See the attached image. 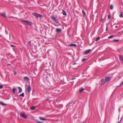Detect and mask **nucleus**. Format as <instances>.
Instances as JSON below:
<instances>
[{"label":"nucleus","instance_id":"obj_1","mask_svg":"<svg viewBox=\"0 0 123 123\" xmlns=\"http://www.w3.org/2000/svg\"><path fill=\"white\" fill-rule=\"evenodd\" d=\"M19 20H20L22 22H25L28 25H32V22L30 21L27 20H25L23 19H19Z\"/></svg>","mask_w":123,"mask_h":123},{"label":"nucleus","instance_id":"obj_2","mask_svg":"<svg viewBox=\"0 0 123 123\" xmlns=\"http://www.w3.org/2000/svg\"><path fill=\"white\" fill-rule=\"evenodd\" d=\"M32 14L36 18H42L43 17L42 15L37 13H32Z\"/></svg>","mask_w":123,"mask_h":123},{"label":"nucleus","instance_id":"obj_3","mask_svg":"<svg viewBox=\"0 0 123 123\" xmlns=\"http://www.w3.org/2000/svg\"><path fill=\"white\" fill-rule=\"evenodd\" d=\"M51 18L52 20L54 21L56 23H58V22L57 20L56 19V18L55 17L53 16H52L51 17Z\"/></svg>","mask_w":123,"mask_h":123},{"label":"nucleus","instance_id":"obj_4","mask_svg":"<svg viewBox=\"0 0 123 123\" xmlns=\"http://www.w3.org/2000/svg\"><path fill=\"white\" fill-rule=\"evenodd\" d=\"M20 115L21 117H23L24 118L26 119L27 118V116L25 114L21 113H20Z\"/></svg>","mask_w":123,"mask_h":123},{"label":"nucleus","instance_id":"obj_5","mask_svg":"<svg viewBox=\"0 0 123 123\" xmlns=\"http://www.w3.org/2000/svg\"><path fill=\"white\" fill-rule=\"evenodd\" d=\"M111 79V77H107L105 78V81L107 82L109 81Z\"/></svg>","mask_w":123,"mask_h":123},{"label":"nucleus","instance_id":"obj_6","mask_svg":"<svg viewBox=\"0 0 123 123\" xmlns=\"http://www.w3.org/2000/svg\"><path fill=\"white\" fill-rule=\"evenodd\" d=\"M119 58L120 61L123 64V56L120 55L119 56Z\"/></svg>","mask_w":123,"mask_h":123},{"label":"nucleus","instance_id":"obj_7","mask_svg":"<svg viewBox=\"0 0 123 123\" xmlns=\"http://www.w3.org/2000/svg\"><path fill=\"white\" fill-rule=\"evenodd\" d=\"M31 90V88L30 87V85H29L28 86L27 89V91L28 92H30Z\"/></svg>","mask_w":123,"mask_h":123},{"label":"nucleus","instance_id":"obj_8","mask_svg":"<svg viewBox=\"0 0 123 123\" xmlns=\"http://www.w3.org/2000/svg\"><path fill=\"white\" fill-rule=\"evenodd\" d=\"M91 50V49H89L88 50H86L84 52L83 54L84 55H86L88 54L89 53Z\"/></svg>","mask_w":123,"mask_h":123},{"label":"nucleus","instance_id":"obj_9","mask_svg":"<svg viewBox=\"0 0 123 123\" xmlns=\"http://www.w3.org/2000/svg\"><path fill=\"white\" fill-rule=\"evenodd\" d=\"M105 81H104V79H102V80H101V83L100 84V85L101 86H102L104 85L105 84Z\"/></svg>","mask_w":123,"mask_h":123},{"label":"nucleus","instance_id":"obj_10","mask_svg":"<svg viewBox=\"0 0 123 123\" xmlns=\"http://www.w3.org/2000/svg\"><path fill=\"white\" fill-rule=\"evenodd\" d=\"M68 46H71V47H76L77 46V45L75 44H69L68 45Z\"/></svg>","mask_w":123,"mask_h":123},{"label":"nucleus","instance_id":"obj_11","mask_svg":"<svg viewBox=\"0 0 123 123\" xmlns=\"http://www.w3.org/2000/svg\"><path fill=\"white\" fill-rule=\"evenodd\" d=\"M0 15L2 17L6 18L7 17L6 16V13H1Z\"/></svg>","mask_w":123,"mask_h":123},{"label":"nucleus","instance_id":"obj_12","mask_svg":"<svg viewBox=\"0 0 123 123\" xmlns=\"http://www.w3.org/2000/svg\"><path fill=\"white\" fill-rule=\"evenodd\" d=\"M56 32H61L62 31L59 28H57L56 29Z\"/></svg>","mask_w":123,"mask_h":123},{"label":"nucleus","instance_id":"obj_13","mask_svg":"<svg viewBox=\"0 0 123 123\" xmlns=\"http://www.w3.org/2000/svg\"><path fill=\"white\" fill-rule=\"evenodd\" d=\"M24 79L26 81H28L29 80V78L27 77H25L24 78Z\"/></svg>","mask_w":123,"mask_h":123},{"label":"nucleus","instance_id":"obj_14","mask_svg":"<svg viewBox=\"0 0 123 123\" xmlns=\"http://www.w3.org/2000/svg\"><path fill=\"white\" fill-rule=\"evenodd\" d=\"M18 89L19 92H21L22 91V89L20 87H18Z\"/></svg>","mask_w":123,"mask_h":123},{"label":"nucleus","instance_id":"obj_15","mask_svg":"<svg viewBox=\"0 0 123 123\" xmlns=\"http://www.w3.org/2000/svg\"><path fill=\"white\" fill-rule=\"evenodd\" d=\"M39 118L41 120H47L48 119H46V118H43L42 117H40Z\"/></svg>","mask_w":123,"mask_h":123},{"label":"nucleus","instance_id":"obj_16","mask_svg":"<svg viewBox=\"0 0 123 123\" xmlns=\"http://www.w3.org/2000/svg\"><path fill=\"white\" fill-rule=\"evenodd\" d=\"M84 89L83 88H81L79 90V92L80 93L81 92H82L84 91Z\"/></svg>","mask_w":123,"mask_h":123},{"label":"nucleus","instance_id":"obj_17","mask_svg":"<svg viewBox=\"0 0 123 123\" xmlns=\"http://www.w3.org/2000/svg\"><path fill=\"white\" fill-rule=\"evenodd\" d=\"M62 11H63L62 14H63V15H65V16H66L67 15V13H66V12L63 10H62Z\"/></svg>","mask_w":123,"mask_h":123},{"label":"nucleus","instance_id":"obj_18","mask_svg":"<svg viewBox=\"0 0 123 123\" xmlns=\"http://www.w3.org/2000/svg\"><path fill=\"white\" fill-rule=\"evenodd\" d=\"M16 91L17 92V90L15 88H13V92L14 93H17L16 92Z\"/></svg>","mask_w":123,"mask_h":123},{"label":"nucleus","instance_id":"obj_19","mask_svg":"<svg viewBox=\"0 0 123 123\" xmlns=\"http://www.w3.org/2000/svg\"><path fill=\"white\" fill-rule=\"evenodd\" d=\"M0 103L3 106H5L6 105V104H4L3 102L2 101H0Z\"/></svg>","mask_w":123,"mask_h":123},{"label":"nucleus","instance_id":"obj_20","mask_svg":"<svg viewBox=\"0 0 123 123\" xmlns=\"http://www.w3.org/2000/svg\"><path fill=\"white\" fill-rule=\"evenodd\" d=\"M82 13L84 15V16H85L86 15V13L83 10H82Z\"/></svg>","mask_w":123,"mask_h":123},{"label":"nucleus","instance_id":"obj_21","mask_svg":"<svg viewBox=\"0 0 123 123\" xmlns=\"http://www.w3.org/2000/svg\"><path fill=\"white\" fill-rule=\"evenodd\" d=\"M35 109V107L34 106H32L31 108V110H33Z\"/></svg>","mask_w":123,"mask_h":123},{"label":"nucleus","instance_id":"obj_22","mask_svg":"<svg viewBox=\"0 0 123 123\" xmlns=\"http://www.w3.org/2000/svg\"><path fill=\"white\" fill-rule=\"evenodd\" d=\"M113 5H110V9L111 10H112L113 9Z\"/></svg>","mask_w":123,"mask_h":123},{"label":"nucleus","instance_id":"obj_23","mask_svg":"<svg viewBox=\"0 0 123 123\" xmlns=\"http://www.w3.org/2000/svg\"><path fill=\"white\" fill-rule=\"evenodd\" d=\"M100 37H97V38H96V41H98V40H99V39H100Z\"/></svg>","mask_w":123,"mask_h":123},{"label":"nucleus","instance_id":"obj_24","mask_svg":"<svg viewBox=\"0 0 123 123\" xmlns=\"http://www.w3.org/2000/svg\"><path fill=\"white\" fill-rule=\"evenodd\" d=\"M20 96L22 97H24V93H22L20 95Z\"/></svg>","mask_w":123,"mask_h":123},{"label":"nucleus","instance_id":"obj_25","mask_svg":"<svg viewBox=\"0 0 123 123\" xmlns=\"http://www.w3.org/2000/svg\"><path fill=\"white\" fill-rule=\"evenodd\" d=\"M119 39L116 40L115 39H114L113 40V42H117L119 41Z\"/></svg>","mask_w":123,"mask_h":123},{"label":"nucleus","instance_id":"obj_26","mask_svg":"<svg viewBox=\"0 0 123 123\" xmlns=\"http://www.w3.org/2000/svg\"><path fill=\"white\" fill-rule=\"evenodd\" d=\"M28 44L30 46H31V43L30 41H29L28 43Z\"/></svg>","mask_w":123,"mask_h":123},{"label":"nucleus","instance_id":"obj_27","mask_svg":"<svg viewBox=\"0 0 123 123\" xmlns=\"http://www.w3.org/2000/svg\"><path fill=\"white\" fill-rule=\"evenodd\" d=\"M113 36H114L113 35H112V36H109L108 37V38H109V39L111 38H112L113 37Z\"/></svg>","mask_w":123,"mask_h":123},{"label":"nucleus","instance_id":"obj_28","mask_svg":"<svg viewBox=\"0 0 123 123\" xmlns=\"http://www.w3.org/2000/svg\"><path fill=\"white\" fill-rule=\"evenodd\" d=\"M119 16L121 18H122L123 17V15L122 14V12L119 15Z\"/></svg>","mask_w":123,"mask_h":123},{"label":"nucleus","instance_id":"obj_29","mask_svg":"<svg viewBox=\"0 0 123 123\" xmlns=\"http://www.w3.org/2000/svg\"><path fill=\"white\" fill-rule=\"evenodd\" d=\"M36 122L38 123H43L42 122L39 121L38 120H36Z\"/></svg>","mask_w":123,"mask_h":123},{"label":"nucleus","instance_id":"obj_30","mask_svg":"<svg viewBox=\"0 0 123 123\" xmlns=\"http://www.w3.org/2000/svg\"><path fill=\"white\" fill-rule=\"evenodd\" d=\"M3 88V86L2 85H0V89L2 88Z\"/></svg>","mask_w":123,"mask_h":123},{"label":"nucleus","instance_id":"obj_31","mask_svg":"<svg viewBox=\"0 0 123 123\" xmlns=\"http://www.w3.org/2000/svg\"><path fill=\"white\" fill-rule=\"evenodd\" d=\"M111 16L110 15H108V19H110V18H111Z\"/></svg>","mask_w":123,"mask_h":123},{"label":"nucleus","instance_id":"obj_32","mask_svg":"<svg viewBox=\"0 0 123 123\" xmlns=\"http://www.w3.org/2000/svg\"><path fill=\"white\" fill-rule=\"evenodd\" d=\"M123 85V81L120 84L119 86H121V85Z\"/></svg>","mask_w":123,"mask_h":123},{"label":"nucleus","instance_id":"obj_33","mask_svg":"<svg viewBox=\"0 0 123 123\" xmlns=\"http://www.w3.org/2000/svg\"><path fill=\"white\" fill-rule=\"evenodd\" d=\"M86 60V59L85 58H84L82 59V61L83 62Z\"/></svg>","mask_w":123,"mask_h":123},{"label":"nucleus","instance_id":"obj_34","mask_svg":"<svg viewBox=\"0 0 123 123\" xmlns=\"http://www.w3.org/2000/svg\"><path fill=\"white\" fill-rule=\"evenodd\" d=\"M5 32L6 33V34H8V32L7 31L6 29L5 30Z\"/></svg>","mask_w":123,"mask_h":123},{"label":"nucleus","instance_id":"obj_35","mask_svg":"<svg viewBox=\"0 0 123 123\" xmlns=\"http://www.w3.org/2000/svg\"><path fill=\"white\" fill-rule=\"evenodd\" d=\"M16 74H17V73H16V72H14V75H16Z\"/></svg>","mask_w":123,"mask_h":123},{"label":"nucleus","instance_id":"obj_36","mask_svg":"<svg viewBox=\"0 0 123 123\" xmlns=\"http://www.w3.org/2000/svg\"><path fill=\"white\" fill-rule=\"evenodd\" d=\"M107 29H108V25H107V26L106 27V31H107Z\"/></svg>","mask_w":123,"mask_h":123},{"label":"nucleus","instance_id":"obj_37","mask_svg":"<svg viewBox=\"0 0 123 123\" xmlns=\"http://www.w3.org/2000/svg\"><path fill=\"white\" fill-rule=\"evenodd\" d=\"M11 47H15V46L13 45H11Z\"/></svg>","mask_w":123,"mask_h":123},{"label":"nucleus","instance_id":"obj_38","mask_svg":"<svg viewBox=\"0 0 123 123\" xmlns=\"http://www.w3.org/2000/svg\"><path fill=\"white\" fill-rule=\"evenodd\" d=\"M49 99V98H47L46 99V100H48Z\"/></svg>","mask_w":123,"mask_h":123},{"label":"nucleus","instance_id":"obj_39","mask_svg":"<svg viewBox=\"0 0 123 123\" xmlns=\"http://www.w3.org/2000/svg\"><path fill=\"white\" fill-rule=\"evenodd\" d=\"M11 65V64H8L7 65V66H10V65Z\"/></svg>","mask_w":123,"mask_h":123},{"label":"nucleus","instance_id":"obj_40","mask_svg":"<svg viewBox=\"0 0 123 123\" xmlns=\"http://www.w3.org/2000/svg\"><path fill=\"white\" fill-rule=\"evenodd\" d=\"M121 120L118 123H120L121 122Z\"/></svg>","mask_w":123,"mask_h":123},{"label":"nucleus","instance_id":"obj_41","mask_svg":"<svg viewBox=\"0 0 123 123\" xmlns=\"http://www.w3.org/2000/svg\"><path fill=\"white\" fill-rule=\"evenodd\" d=\"M115 28H117L118 27V26H115Z\"/></svg>","mask_w":123,"mask_h":123},{"label":"nucleus","instance_id":"obj_42","mask_svg":"<svg viewBox=\"0 0 123 123\" xmlns=\"http://www.w3.org/2000/svg\"><path fill=\"white\" fill-rule=\"evenodd\" d=\"M76 64V63H74L73 64V65H75V64Z\"/></svg>","mask_w":123,"mask_h":123},{"label":"nucleus","instance_id":"obj_43","mask_svg":"<svg viewBox=\"0 0 123 123\" xmlns=\"http://www.w3.org/2000/svg\"><path fill=\"white\" fill-rule=\"evenodd\" d=\"M119 111H120V108H119Z\"/></svg>","mask_w":123,"mask_h":123},{"label":"nucleus","instance_id":"obj_44","mask_svg":"<svg viewBox=\"0 0 123 123\" xmlns=\"http://www.w3.org/2000/svg\"><path fill=\"white\" fill-rule=\"evenodd\" d=\"M74 79H72V80H74Z\"/></svg>","mask_w":123,"mask_h":123}]
</instances>
